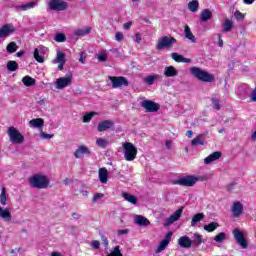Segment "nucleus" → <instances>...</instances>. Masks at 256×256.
<instances>
[{
    "label": "nucleus",
    "mask_w": 256,
    "mask_h": 256,
    "mask_svg": "<svg viewBox=\"0 0 256 256\" xmlns=\"http://www.w3.org/2000/svg\"><path fill=\"white\" fill-rule=\"evenodd\" d=\"M136 43H141L142 36L140 33H136Z\"/></svg>",
    "instance_id": "nucleus-63"
},
{
    "label": "nucleus",
    "mask_w": 256,
    "mask_h": 256,
    "mask_svg": "<svg viewBox=\"0 0 256 256\" xmlns=\"http://www.w3.org/2000/svg\"><path fill=\"white\" fill-rule=\"evenodd\" d=\"M218 227L219 223L211 222L209 224L204 225V231H207L208 233H213V231H215Z\"/></svg>",
    "instance_id": "nucleus-35"
},
{
    "label": "nucleus",
    "mask_w": 256,
    "mask_h": 256,
    "mask_svg": "<svg viewBox=\"0 0 256 256\" xmlns=\"http://www.w3.org/2000/svg\"><path fill=\"white\" fill-rule=\"evenodd\" d=\"M204 137L202 134L196 136L194 139L191 141L192 147H197L199 145H205V141L203 140Z\"/></svg>",
    "instance_id": "nucleus-34"
},
{
    "label": "nucleus",
    "mask_w": 256,
    "mask_h": 256,
    "mask_svg": "<svg viewBox=\"0 0 256 256\" xmlns=\"http://www.w3.org/2000/svg\"><path fill=\"white\" fill-rule=\"evenodd\" d=\"M101 241H102L104 247H109V240L103 234L101 235Z\"/></svg>",
    "instance_id": "nucleus-55"
},
{
    "label": "nucleus",
    "mask_w": 256,
    "mask_h": 256,
    "mask_svg": "<svg viewBox=\"0 0 256 256\" xmlns=\"http://www.w3.org/2000/svg\"><path fill=\"white\" fill-rule=\"evenodd\" d=\"M0 203L3 206L7 205V189H5V187H3L1 190Z\"/></svg>",
    "instance_id": "nucleus-42"
},
{
    "label": "nucleus",
    "mask_w": 256,
    "mask_h": 256,
    "mask_svg": "<svg viewBox=\"0 0 256 256\" xmlns=\"http://www.w3.org/2000/svg\"><path fill=\"white\" fill-rule=\"evenodd\" d=\"M141 107L146 110V113H157V111H159V104L151 100L142 101Z\"/></svg>",
    "instance_id": "nucleus-11"
},
{
    "label": "nucleus",
    "mask_w": 256,
    "mask_h": 256,
    "mask_svg": "<svg viewBox=\"0 0 256 256\" xmlns=\"http://www.w3.org/2000/svg\"><path fill=\"white\" fill-rule=\"evenodd\" d=\"M28 183L34 189H47V187H49L50 180L45 175L35 174L28 179Z\"/></svg>",
    "instance_id": "nucleus-2"
},
{
    "label": "nucleus",
    "mask_w": 256,
    "mask_h": 256,
    "mask_svg": "<svg viewBox=\"0 0 256 256\" xmlns=\"http://www.w3.org/2000/svg\"><path fill=\"white\" fill-rule=\"evenodd\" d=\"M129 234V229H123V230H118L117 231V235L121 236V235H127Z\"/></svg>",
    "instance_id": "nucleus-59"
},
{
    "label": "nucleus",
    "mask_w": 256,
    "mask_h": 256,
    "mask_svg": "<svg viewBox=\"0 0 256 256\" xmlns=\"http://www.w3.org/2000/svg\"><path fill=\"white\" fill-rule=\"evenodd\" d=\"M188 9L192 12L195 13L199 9V1L197 0H192L191 2L188 3Z\"/></svg>",
    "instance_id": "nucleus-40"
},
{
    "label": "nucleus",
    "mask_w": 256,
    "mask_h": 256,
    "mask_svg": "<svg viewBox=\"0 0 256 256\" xmlns=\"http://www.w3.org/2000/svg\"><path fill=\"white\" fill-rule=\"evenodd\" d=\"M91 247H93V249H99V247H101V243L97 240H94L91 243Z\"/></svg>",
    "instance_id": "nucleus-58"
},
{
    "label": "nucleus",
    "mask_w": 256,
    "mask_h": 256,
    "mask_svg": "<svg viewBox=\"0 0 256 256\" xmlns=\"http://www.w3.org/2000/svg\"><path fill=\"white\" fill-rule=\"evenodd\" d=\"M131 25H133V22L129 21V22H126L124 25H123V29H125L126 31L131 29Z\"/></svg>",
    "instance_id": "nucleus-60"
},
{
    "label": "nucleus",
    "mask_w": 256,
    "mask_h": 256,
    "mask_svg": "<svg viewBox=\"0 0 256 256\" xmlns=\"http://www.w3.org/2000/svg\"><path fill=\"white\" fill-rule=\"evenodd\" d=\"M0 218L4 219V221H11V219H13V216L11 215L9 209H3V207H0Z\"/></svg>",
    "instance_id": "nucleus-29"
},
{
    "label": "nucleus",
    "mask_w": 256,
    "mask_h": 256,
    "mask_svg": "<svg viewBox=\"0 0 256 256\" xmlns=\"http://www.w3.org/2000/svg\"><path fill=\"white\" fill-rule=\"evenodd\" d=\"M164 75L166 77H177L179 75V71H177L173 66H167L164 68Z\"/></svg>",
    "instance_id": "nucleus-27"
},
{
    "label": "nucleus",
    "mask_w": 256,
    "mask_h": 256,
    "mask_svg": "<svg viewBox=\"0 0 256 256\" xmlns=\"http://www.w3.org/2000/svg\"><path fill=\"white\" fill-rule=\"evenodd\" d=\"M223 33H229L233 29V21L226 19L222 24Z\"/></svg>",
    "instance_id": "nucleus-36"
},
{
    "label": "nucleus",
    "mask_w": 256,
    "mask_h": 256,
    "mask_svg": "<svg viewBox=\"0 0 256 256\" xmlns=\"http://www.w3.org/2000/svg\"><path fill=\"white\" fill-rule=\"evenodd\" d=\"M112 127H115V122L111 120H104L98 124L97 131L100 133L103 131H109Z\"/></svg>",
    "instance_id": "nucleus-17"
},
{
    "label": "nucleus",
    "mask_w": 256,
    "mask_h": 256,
    "mask_svg": "<svg viewBox=\"0 0 256 256\" xmlns=\"http://www.w3.org/2000/svg\"><path fill=\"white\" fill-rule=\"evenodd\" d=\"M54 41L57 43H65V41H67V37L63 33H58L56 34Z\"/></svg>",
    "instance_id": "nucleus-45"
},
{
    "label": "nucleus",
    "mask_w": 256,
    "mask_h": 256,
    "mask_svg": "<svg viewBox=\"0 0 256 256\" xmlns=\"http://www.w3.org/2000/svg\"><path fill=\"white\" fill-rule=\"evenodd\" d=\"M73 81V74L68 72L66 76L58 78L56 80V89H65V87H69Z\"/></svg>",
    "instance_id": "nucleus-10"
},
{
    "label": "nucleus",
    "mask_w": 256,
    "mask_h": 256,
    "mask_svg": "<svg viewBox=\"0 0 256 256\" xmlns=\"http://www.w3.org/2000/svg\"><path fill=\"white\" fill-rule=\"evenodd\" d=\"M230 210L234 217H239V215L243 213V204H241V202H234Z\"/></svg>",
    "instance_id": "nucleus-22"
},
{
    "label": "nucleus",
    "mask_w": 256,
    "mask_h": 256,
    "mask_svg": "<svg viewBox=\"0 0 256 256\" xmlns=\"http://www.w3.org/2000/svg\"><path fill=\"white\" fill-rule=\"evenodd\" d=\"M221 157H223V153L221 151L213 152L204 159V163L205 165H211V163L218 161V159H221Z\"/></svg>",
    "instance_id": "nucleus-18"
},
{
    "label": "nucleus",
    "mask_w": 256,
    "mask_h": 256,
    "mask_svg": "<svg viewBox=\"0 0 256 256\" xmlns=\"http://www.w3.org/2000/svg\"><path fill=\"white\" fill-rule=\"evenodd\" d=\"M212 17H213V12H211V10L209 9H204L200 13V21H202V23H207V21H209V19H211Z\"/></svg>",
    "instance_id": "nucleus-26"
},
{
    "label": "nucleus",
    "mask_w": 256,
    "mask_h": 256,
    "mask_svg": "<svg viewBox=\"0 0 256 256\" xmlns=\"http://www.w3.org/2000/svg\"><path fill=\"white\" fill-rule=\"evenodd\" d=\"M211 102H212L214 109H216V111H219V109H221V102L219 101V99L212 98Z\"/></svg>",
    "instance_id": "nucleus-47"
},
{
    "label": "nucleus",
    "mask_w": 256,
    "mask_h": 256,
    "mask_svg": "<svg viewBox=\"0 0 256 256\" xmlns=\"http://www.w3.org/2000/svg\"><path fill=\"white\" fill-rule=\"evenodd\" d=\"M66 62H67V59L65 58V53L58 50L56 53V58L52 61V63H54V65H57V63H66Z\"/></svg>",
    "instance_id": "nucleus-30"
},
{
    "label": "nucleus",
    "mask_w": 256,
    "mask_h": 256,
    "mask_svg": "<svg viewBox=\"0 0 256 256\" xmlns=\"http://www.w3.org/2000/svg\"><path fill=\"white\" fill-rule=\"evenodd\" d=\"M251 101L256 102V87L255 89L252 91L251 95H250Z\"/></svg>",
    "instance_id": "nucleus-61"
},
{
    "label": "nucleus",
    "mask_w": 256,
    "mask_h": 256,
    "mask_svg": "<svg viewBox=\"0 0 256 256\" xmlns=\"http://www.w3.org/2000/svg\"><path fill=\"white\" fill-rule=\"evenodd\" d=\"M91 33V27H86L84 29H78L74 32L78 37H85V35H89Z\"/></svg>",
    "instance_id": "nucleus-37"
},
{
    "label": "nucleus",
    "mask_w": 256,
    "mask_h": 256,
    "mask_svg": "<svg viewBox=\"0 0 256 256\" xmlns=\"http://www.w3.org/2000/svg\"><path fill=\"white\" fill-rule=\"evenodd\" d=\"M29 127L32 129H43V125H45V120L43 118H35L29 121Z\"/></svg>",
    "instance_id": "nucleus-20"
},
{
    "label": "nucleus",
    "mask_w": 256,
    "mask_h": 256,
    "mask_svg": "<svg viewBox=\"0 0 256 256\" xmlns=\"http://www.w3.org/2000/svg\"><path fill=\"white\" fill-rule=\"evenodd\" d=\"M182 214H183V207H180L169 218H167L166 222L164 223V227H169L173 225L175 221H179V219H181Z\"/></svg>",
    "instance_id": "nucleus-13"
},
{
    "label": "nucleus",
    "mask_w": 256,
    "mask_h": 256,
    "mask_svg": "<svg viewBox=\"0 0 256 256\" xmlns=\"http://www.w3.org/2000/svg\"><path fill=\"white\" fill-rule=\"evenodd\" d=\"M35 7H37V2L32 1L27 4L15 6V9L16 11H29V9H33Z\"/></svg>",
    "instance_id": "nucleus-23"
},
{
    "label": "nucleus",
    "mask_w": 256,
    "mask_h": 256,
    "mask_svg": "<svg viewBox=\"0 0 256 256\" xmlns=\"http://www.w3.org/2000/svg\"><path fill=\"white\" fill-rule=\"evenodd\" d=\"M12 33H15V26L13 24H5L0 28V38L5 39L9 37Z\"/></svg>",
    "instance_id": "nucleus-14"
},
{
    "label": "nucleus",
    "mask_w": 256,
    "mask_h": 256,
    "mask_svg": "<svg viewBox=\"0 0 256 256\" xmlns=\"http://www.w3.org/2000/svg\"><path fill=\"white\" fill-rule=\"evenodd\" d=\"M51 256H63V254H61L60 252H52Z\"/></svg>",
    "instance_id": "nucleus-64"
},
{
    "label": "nucleus",
    "mask_w": 256,
    "mask_h": 256,
    "mask_svg": "<svg viewBox=\"0 0 256 256\" xmlns=\"http://www.w3.org/2000/svg\"><path fill=\"white\" fill-rule=\"evenodd\" d=\"M236 186H237V182H232L227 185L226 189L227 191H229V193H231V191H233V189H235Z\"/></svg>",
    "instance_id": "nucleus-54"
},
{
    "label": "nucleus",
    "mask_w": 256,
    "mask_h": 256,
    "mask_svg": "<svg viewBox=\"0 0 256 256\" xmlns=\"http://www.w3.org/2000/svg\"><path fill=\"white\" fill-rule=\"evenodd\" d=\"M17 49H19V46H17V43L15 42H10L7 46H6V51L9 54H13L17 51Z\"/></svg>",
    "instance_id": "nucleus-39"
},
{
    "label": "nucleus",
    "mask_w": 256,
    "mask_h": 256,
    "mask_svg": "<svg viewBox=\"0 0 256 256\" xmlns=\"http://www.w3.org/2000/svg\"><path fill=\"white\" fill-rule=\"evenodd\" d=\"M203 243V236L199 233H195L192 237V245L194 247H199Z\"/></svg>",
    "instance_id": "nucleus-33"
},
{
    "label": "nucleus",
    "mask_w": 256,
    "mask_h": 256,
    "mask_svg": "<svg viewBox=\"0 0 256 256\" xmlns=\"http://www.w3.org/2000/svg\"><path fill=\"white\" fill-rule=\"evenodd\" d=\"M50 11H67L69 4L63 0H50L48 3Z\"/></svg>",
    "instance_id": "nucleus-8"
},
{
    "label": "nucleus",
    "mask_w": 256,
    "mask_h": 256,
    "mask_svg": "<svg viewBox=\"0 0 256 256\" xmlns=\"http://www.w3.org/2000/svg\"><path fill=\"white\" fill-rule=\"evenodd\" d=\"M45 53H47V47L39 46L34 50V59L38 63H45Z\"/></svg>",
    "instance_id": "nucleus-12"
},
{
    "label": "nucleus",
    "mask_w": 256,
    "mask_h": 256,
    "mask_svg": "<svg viewBox=\"0 0 256 256\" xmlns=\"http://www.w3.org/2000/svg\"><path fill=\"white\" fill-rule=\"evenodd\" d=\"M22 83L26 87H33V85H35V79L30 76H25L22 78Z\"/></svg>",
    "instance_id": "nucleus-38"
},
{
    "label": "nucleus",
    "mask_w": 256,
    "mask_h": 256,
    "mask_svg": "<svg viewBox=\"0 0 256 256\" xmlns=\"http://www.w3.org/2000/svg\"><path fill=\"white\" fill-rule=\"evenodd\" d=\"M135 223L140 227H147L151 225V222L149 221V219H147L145 216H142V215L135 216Z\"/></svg>",
    "instance_id": "nucleus-21"
},
{
    "label": "nucleus",
    "mask_w": 256,
    "mask_h": 256,
    "mask_svg": "<svg viewBox=\"0 0 256 256\" xmlns=\"http://www.w3.org/2000/svg\"><path fill=\"white\" fill-rule=\"evenodd\" d=\"M234 16H235V19H237V21H241V20H243L244 19V15H243V13H241L240 11H236L235 13H234Z\"/></svg>",
    "instance_id": "nucleus-52"
},
{
    "label": "nucleus",
    "mask_w": 256,
    "mask_h": 256,
    "mask_svg": "<svg viewBox=\"0 0 256 256\" xmlns=\"http://www.w3.org/2000/svg\"><path fill=\"white\" fill-rule=\"evenodd\" d=\"M40 137H42V139H53L54 135L46 134L43 130H40Z\"/></svg>",
    "instance_id": "nucleus-51"
},
{
    "label": "nucleus",
    "mask_w": 256,
    "mask_h": 256,
    "mask_svg": "<svg viewBox=\"0 0 256 256\" xmlns=\"http://www.w3.org/2000/svg\"><path fill=\"white\" fill-rule=\"evenodd\" d=\"M122 197L125 199V201H128V203H131L132 205H137V197L135 195L129 194L127 192H122Z\"/></svg>",
    "instance_id": "nucleus-31"
},
{
    "label": "nucleus",
    "mask_w": 256,
    "mask_h": 256,
    "mask_svg": "<svg viewBox=\"0 0 256 256\" xmlns=\"http://www.w3.org/2000/svg\"><path fill=\"white\" fill-rule=\"evenodd\" d=\"M184 35L186 39H189L192 43H196L197 39L195 38V35H193V32H191L189 25L184 26Z\"/></svg>",
    "instance_id": "nucleus-28"
},
{
    "label": "nucleus",
    "mask_w": 256,
    "mask_h": 256,
    "mask_svg": "<svg viewBox=\"0 0 256 256\" xmlns=\"http://www.w3.org/2000/svg\"><path fill=\"white\" fill-rule=\"evenodd\" d=\"M97 115V112H89L83 116V123H89L93 117Z\"/></svg>",
    "instance_id": "nucleus-46"
},
{
    "label": "nucleus",
    "mask_w": 256,
    "mask_h": 256,
    "mask_svg": "<svg viewBox=\"0 0 256 256\" xmlns=\"http://www.w3.org/2000/svg\"><path fill=\"white\" fill-rule=\"evenodd\" d=\"M96 145H98V147H101L102 149H105V147H107V140L99 138L96 140Z\"/></svg>",
    "instance_id": "nucleus-48"
},
{
    "label": "nucleus",
    "mask_w": 256,
    "mask_h": 256,
    "mask_svg": "<svg viewBox=\"0 0 256 256\" xmlns=\"http://www.w3.org/2000/svg\"><path fill=\"white\" fill-rule=\"evenodd\" d=\"M124 149V159L126 161H135V158L137 157V148L133 143L126 142L123 144Z\"/></svg>",
    "instance_id": "nucleus-4"
},
{
    "label": "nucleus",
    "mask_w": 256,
    "mask_h": 256,
    "mask_svg": "<svg viewBox=\"0 0 256 256\" xmlns=\"http://www.w3.org/2000/svg\"><path fill=\"white\" fill-rule=\"evenodd\" d=\"M123 39H125V36L123 35V33L122 32H116L115 41H123Z\"/></svg>",
    "instance_id": "nucleus-53"
},
{
    "label": "nucleus",
    "mask_w": 256,
    "mask_h": 256,
    "mask_svg": "<svg viewBox=\"0 0 256 256\" xmlns=\"http://www.w3.org/2000/svg\"><path fill=\"white\" fill-rule=\"evenodd\" d=\"M171 57L173 60L176 61V63H191V59L183 57V55L173 52L171 54Z\"/></svg>",
    "instance_id": "nucleus-25"
},
{
    "label": "nucleus",
    "mask_w": 256,
    "mask_h": 256,
    "mask_svg": "<svg viewBox=\"0 0 256 256\" xmlns=\"http://www.w3.org/2000/svg\"><path fill=\"white\" fill-rule=\"evenodd\" d=\"M83 155H91V150L85 145H80L74 152V157L76 159H81Z\"/></svg>",
    "instance_id": "nucleus-16"
},
{
    "label": "nucleus",
    "mask_w": 256,
    "mask_h": 256,
    "mask_svg": "<svg viewBox=\"0 0 256 256\" xmlns=\"http://www.w3.org/2000/svg\"><path fill=\"white\" fill-rule=\"evenodd\" d=\"M7 69L11 72L17 71V69H19V64L16 61L10 60L7 63Z\"/></svg>",
    "instance_id": "nucleus-43"
},
{
    "label": "nucleus",
    "mask_w": 256,
    "mask_h": 256,
    "mask_svg": "<svg viewBox=\"0 0 256 256\" xmlns=\"http://www.w3.org/2000/svg\"><path fill=\"white\" fill-rule=\"evenodd\" d=\"M189 71L190 75L194 76L195 79H198V81H202L203 83H213V81H215V75L210 74L199 67H191Z\"/></svg>",
    "instance_id": "nucleus-1"
},
{
    "label": "nucleus",
    "mask_w": 256,
    "mask_h": 256,
    "mask_svg": "<svg viewBox=\"0 0 256 256\" xmlns=\"http://www.w3.org/2000/svg\"><path fill=\"white\" fill-rule=\"evenodd\" d=\"M112 53H114V55H117V57L123 58L125 56H123V54L119 51L118 48L112 49L110 50Z\"/></svg>",
    "instance_id": "nucleus-56"
},
{
    "label": "nucleus",
    "mask_w": 256,
    "mask_h": 256,
    "mask_svg": "<svg viewBox=\"0 0 256 256\" xmlns=\"http://www.w3.org/2000/svg\"><path fill=\"white\" fill-rule=\"evenodd\" d=\"M7 135L9 136L11 143H16L20 145L21 143H23V141H25V137L22 135V133L13 126H10L8 128Z\"/></svg>",
    "instance_id": "nucleus-5"
},
{
    "label": "nucleus",
    "mask_w": 256,
    "mask_h": 256,
    "mask_svg": "<svg viewBox=\"0 0 256 256\" xmlns=\"http://www.w3.org/2000/svg\"><path fill=\"white\" fill-rule=\"evenodd\" d=\"M109 172L107 171V168H100L98 171V177L100 180V183H107L109 181Z\"/></svg>",
    "instance_id": "nucleus-24"
},
{
    "label": "nucleus",
    "mask_w": 256,
    "mask_h": 256,
    "mask_svg": "<svg viewBox=\"0 0 256 256\" xmlns=\"http://www.w3.org/2000/svg\"><path fill=\"white\" fill-rule=\"evenodd\" d=\"M178 245H180L183 249H190L193 245V241L189 236H182L178 239Z\"/></svg>",
    "instance_id": "nucleus-19"
},
{
    "label": "nucleus",
    "mask_w": 256,
    "mask_h": 256,
    "mask_svg": "<svg viewBox=\"0 0 256 256\" xmlns=\"http://www.w3.org/2000/svg\"><path fill=\"white\" fill-rule=\"evenodd\" d=\"M199 181V178L193 175H188L179 178L174 182V185H181V187H193L195 183Z\"/></svg>",
    "instance_id": "nucleus-6"
},
{
    "label": "nucleus",
    "mask_w": 256,
    "mask_h": 256,
    "mask_svg": "<svg viewBox=\"0 0 256 256\" xmlns=\"http://www.w3.org/2000/svg\"><path fill=\"white\" fill-rule=\"evenodd\" d=\"M226 239L227 234H225V232H220L218 235L214 237V241H216V243H223V241H225Z\"/></svg>",
    "instance_id": "nucleus-44"
},
{
    "label": "nucleus",
    "mask_w": 256,
    "mask_h": 256,
    "mask_svg": "<svg viewBox=\"0 0 256 256\" xmlns=\"http://www.w3.org/2000/svg\"><path fill=\"white\" fill-rule=\"evenodd\" d=\"M232 233L237 245H239L242 249H247V247H249V242L241 230L236 228L232 231Z\"/></svg>",
    "instance_id": "nucleus-7"
},
{
    "label": "nucleus",
    "mask_w": 256,
    "mask_h": 256,
    "mask_svg": "<svg viewBox=\"0 0 256 256\" xmlns=\"http://www.w3.org/2000/svg\"><path fill=\"white\" fill-rule=\"evenodd\" d=\"M87 61V52H81L79 62L82 63V65H85Z\"/></svg>",
    "instance_id": "nucleus-49"
},
{
    "label": "nucleus",
    "mask_w": 256,
    "mask_h": 256,
    "mask_svg": "<svg viewBox=\"0 0 256 256\" xmlns=\"http://www.w3.org/2000/svg\"><path fill=\"white\" fill-rule=\"evenodd\" d=\"M111 81L112 89H119V87H129V81L123 76H109Z\"/></svg>",
    "instance_id": "nucleus-9"
},
{
    "label": "nucleus",
    "mask_w": 256,
    "mask_h": 256,
    "mask_svg": "<svg viewBox=\"0 0 256 256\" xmlns=\"http://www.w3.org/2000/svg\"><path fill=\"white\" fill-rule=\"evenodd\" d=\"M175 43H177V39H175V37L162 36L157 41L156 49L157 51H163V49H171Z\"/></svg>",
    "instance_id": "nucleus-3"
},
{
    "label": "nucleus",
    "mask_w": 256,
    "mask_h": 256,
    "mask_svg": "<svg viewBox=\"0 0 256 256\" xmlns=\"http://www.w3.org/2000/svg\"><path fill=\"white\" fill-rule=\"evenodd\" d=\"M204 219H205L204 213L195 214L191 220V227H196L197 223H200V221H203Z\"/></svg>",
    "instance_id": "nucleus-32"
},
{
    "label": "nucleus",
    "mask_w": 256,
    "mask_h": 256,
    "mask_svg": "<svg viewBox=\"0 0 256 256\" xmlns=\"http://www.w3.org/2000/svg\"><path fill=\"white\" fill-rule=\"evenodd\" d=\"M171 237H173V232L169 231L165 238L160 242L158 248L156 249V253H161L162 251H165V248L169 243H171Z\"/></svg>",
    "instance_id": "nucleus-15"
},
{
    "label": "nucleus",
    "mask_w": 256,
    "mask_h": 256,
    "mask_svg": "<svg viewBox=\"0 0 256 256\" xmlns=\"http://www.w3.org/2000/svg\"><path fill=\"white\" fill-rule=\"evenodd\" d=\"M72 219H75V220L81 219V214L77 212L72 213Z\"/></svg>",
    "instance_id": "nucleus-62"
},
{
    "label": "nucleus",
    "mask_w": 256,
    "mask_h": 256,
    "mask_svg": "<svg viewBox=\"0 0 256 256\" xmlns=\"http://www.w3.org/2000/svg\"><path fill=\"white\" fill-rule=\"evenodd\" d=\"M103 197H105L103 193L95 194L92 198V203H97V201H99V199H103Z\"/></svg>",
    "instance_id": "nucleus-50"
},
{
    "label": "nucleus",
    "mask_w": 256,
    "mask_h": 256,
    "mask_svg": "<svg viewBox=\"0 0 256 256\" xmlns=\"http://www.w3.org/2000/svg\"><path fill=\"white\" fill-rule=\"evenodd\" d=\"M156 79H159V75H149L144 78V83L146 85H153Z\"/></svg>",
    "instance_id": "nucleus-41"
},
{
    "label": "nucleus",
    "mask_w": 256,
    "mask_h": 256,
    "mask_svg": "<svg viewBox=\"0 0 256 256\" xmlns=\"http://www.w3.org/2000/svg\"><path fill=\"white\" fill-rule=\"evenodd\" d=\"M98 61H100L101 63H105V61H107V54L98 55Z\"/></svg>",
    "instance_id": "nucleus-57"
}]
</instances>
